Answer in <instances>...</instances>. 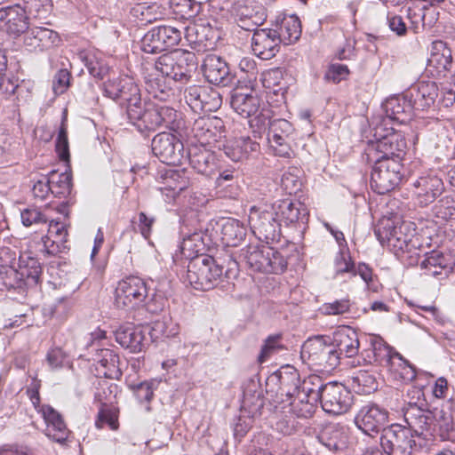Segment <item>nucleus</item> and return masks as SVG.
<instances>
[{
    "instance_id": "53",
    "label": "nucleus",
    "mask_w": 455,
    "mask_h": 455,
    "mask_svg": "<svg viewBox=\"0 0 455 455\" xmlns=\"http://www.w3.org/2000/svg\"><path fill=\"white\" fill-rule=\"evenodd\" d=\"M155 28L165 51L178 45L181 40L182 31L180 28L166 25L157 26Z\"/></svg>"
},
{
    "instance_id": "38",
    "label": "nucleus",
    "mask_w": 455,
    "mask_h": 455,
    "mask_svg": "<svg viewBox=\"0 0 455 455\" xmlns=\"http://www.w3.org/2000/svg\"><path fill=\"white\" fill-rule=\"evenodd\" d=\"M407 18L411 22L410 28L414 33H419L427 28H432L436 18L433 9L421 4H412L407 8Z\"/></svg>"
},
{
    "instance_id": "50",
    "label": "nucleus",
    "mask_w": 455,
    "mask_h": 455,
    "mask_svg": "<svg viewBox=\"0 0 455 455\" xmlns=\"http://www.w3.org/2000/svg\"><path fill=\"white\" fill-rule=\"evenodd\" d=\"M333 268L335 277L345 275L352 277L356 275L355 265L351 259L348 250L346 248H340L339 251L336 254Z\"/></svg>"
},
{
    "instance_id": "11",
    "label": "nucleus",
    "mask_w": 455,
    "mask_h": 455,
    "mask_svg": "<svg viewBox=\"0 0 455 455\" xmlns=\"http://www.w3.org/2000/svg\"><path fill=\"white\" fill-rule=\"evenodd\" d=\"M403 164L398 159L378 158L371 174V187L379 195H385L393 189L402 180Z\"/></svg>"
},
{
    "instance_id": "39",
    "label": "nucleus",
    "mask_w": 455,
    "mask_h": 455,
    "mask_svg": "<svg viewBox=\"0 0 455 455\" xmlns=\"http://www.w3.org/2000/svg\"><path fill=\"white\" fill-rule=\"evenodd\" d=\"M144 339L145 335L141 328L134 325L121 326L116 331V342L132 353L142 351Z\"/></svg>"
},
{
    "instance_id": "23",
    "label": "nucleus",
    "mask_w": 455,
    "mask_h": 455,
    "mask_svg": "<svg viewBox=\"0 0 455 455\" xmlns=\"http://www.w3.org/2000/svg\"><path fill=\"white\" fill-rule=\"evenodd\" d=\"M413 187L416 200L422 207L435 202L444 191L443 179L435 172L419 176L413 182Z\"/></svg>"
},
{
    "instance_id": "25",
    "label": "nucleus",
    "mask_w": 455,
    "mask_h": 455,
    "mask_svg": "<svg viewBox=\"0 0 455 455\" xmlns=\"http://www.w3.org/2000/svg\"><path fill=\"white\" fill-rule=\"evenodd\" d=\"M202 70L205 79L212 84L225 87L232 84L234 80L228 63L214 54L205 57Z\"/></svg>"
},
{
    "instance_id": "24",
    "label": "nucleus",
    "mask_w": 455,
    "mask_h": 455,
    "mask_svg": "<svg viewBox=\"0 0 455 455\" xmlns=\"http://www.w3.org/2000/svg\"><path fill=\"white\" fill-rule=\"evenodd\" d=\"M292 132L293 127L289 121L285 119L273 120L267 140L270 143L276 156L285 158L291 157L292 151L289 144V139Z\"/></svg>"
},
{
    "instance_id": "22",
    "label": "nucleus",
    "mask_w": 455,
    "mask_h": 455,
    "mask_svg": "<svg viewBox=\"0 0 455 455\" xmlns=\"http://www.w3.org/2000/svg\"><path fill=\"white\" fill-rule=\"evenodd\" d=\"M439 89L435 82L419 81L405 91V99L409 100L415 110H427L435 108Z\"/></svg>"
},
{
    "instance_id": "19",
    "label": "nucleus",
    "mask_w": 455,
    "mask_h": 455,
    "mask_svg": "<svg viewBox=\"0 0 455 455\" xmlns=\"http://www.w3.org/2000/svg\"><path fill=\"white\" fill-rule=\"evenodd\" d=\"M186 102L195 112H214L222 105L219 90L210 86L192 85L185 91Z\"/></svg>"
},
{
    "instance_id": "57",
    "label": "nucleus",
    "mask_w": 455,
    "mask_h": 455,
    "mask_svg": "<svg viewBox=\"0 0 455 455\" xmlns=\"http://www.w3.org/2000/svg\"><path fill=\"white\" fill-rule=\"evenodd\" d=\"M435 216L442 220H455V198L445 196L434 207Z\"/></svg>"
},
{
    "instance_id": "10",
    "label": "nucleus",
    "mask_w": 455,
    "mask_h": 455,
    "mask_svg": "<svg viewBox=\"0 0 455 455\" xmlns=\"http://www.w3.org/2000/svg\"><path fill=\"white\" fill-rule=\"evenodd\" d=\"M249 223L254 235L267 243L279 242L282 235L281 222L271 205L251 207Z\"/></svg>"
},
{
    "instance_id": "26",
    "label": "nucleus",
    "mask_w": 455,
    "mask_h": 455,
    "mask_svg": "<svg viewBox=\"0 0 455 455\" xmlns=\"http://www.w3.org/2000/svg\"><path fill=\"white\" fill-rule=\"evenodd\" d=\"M455 259L451 253L443 252L439 250H434L427 252L424 259L420 261L421 269L425 274L435 277L447 275L453 269Z\"/></svg>"
},
{
    "instance_id": "46",
    "label": "nucleus",
    "mask_w": 455,
    "mask_h": 455,
    "mask_svg": "<svg viewBox=\"0 0 455 455\" xmlns=\"http://www.w3.org/2000/svg\"><path fill=\"white\" fill-rule=\"evenodd\" d=\"M162 178L164 186L160 188V190L171 191L172 197L180 195L189 185V180L185 176L184 171L169 169Z\"/></svg>"
},
{
    "instance_id": "32",
    "label": "nucleus",
    "mask_w": 455,
    "mask_h": 455,
    "mask_svg": "<svg viewBox=\"0 0 455 455\" xmlns=\"http://www.w3.org/2000/svg\"><path fill=\"white\" fill-rule=\"evenodd\" d=\"M60 42V36L57 32L44 27L30 28L24 37V44L29 51H44Z\"/></svg>"
},
{
    "instance_id": "4",
    "label": "nucleus",
    "mask_w": 455,
    "mask_h": 455,
    "mask_svg": "<svg viewBox=\"0 0 455 455\" xmlns=\"http://www.w3.org/2000/svg\"><path fill=\"white\" fill-rule=\"evenodd\" d=\"M238 259L253 272L281 274L287 267L285 257L267 245L249 244L239 251Z\"/></svg>"
},
{
    "instance_id": "2",
    "label": "nucleus",
    "mask_w": 455,
    "mask_h": 455,
    "mask_svg": "<svg viewBox=\"0 0 455 455\" xmlns=\"http://www.w3.org/2000/svg\"><path fill=\"white\" fill-rule=\"evenodd\" d=\"M403 419L415 435L427 443L451 439L455 433V401L449 399L433 411H425L416 403L403 408Z\"/></svg>"
},
{
    "instance_id": "40",
    "label": "nucleus",
    "mask_w": 455,
    "mask_h": 455,
    "mask_svg": "<svg viewBox=\"0 0 455 455\" xmlns=\"http://www.w3.org/2000/svg\"><path fill=\"white\" fill-rule=\"evenodd\" d=\"M230 105L238 115L248 118L258 112L259 99L252 90L250 92L236 90L231 96Z\"/></svg>"
},
{
    "instance_id": "43",
    "label": "nucleus",
    "mask_w": 455,
    "mask_h": 455,
    "mask_svg": "<svg viewBox=\"0 0 455 455\" xmlns=\"http://www.w3.org/2000/svg\"><path fill=\"white\" fill-rule=\"evenodd\" d=\"M219 226L221 241L227 246H237L246 236V228L238 220L229 218Z\"/></svg>"
},
{
    "instance_id": "5",
    "label": "nucleus",
    "mask_w": 455,
    "mask_h": 455,
    "mask_svg": "<svg viewBox=\"0 0 455 455\" xmlns=\"http://www.w3.org/2000/svg\"><path fill=\"white\" fill-rule=\"evenodd\" d=\"M197 68L195 53L175 50L161 55L155 62V69L169 81L185 84L188 83Z\"/></svg>"
},
{
    "instance_id": "27",
    "label": "nucleus",
    "mask_w": 455,
    "mask_h": 455,
    "mask_svg": "<svg viewBox=\"0 0 455 455\" xmlns=\"http://www.w3.org/2000/svg\"><path fill=\"white\" fill-rule=\"evenodd\" d=\"M253 31L251 49L254 54L262 60H269L275 56L281 44L275 32L271 28Z\"/></svg>"
},
{
    "instance_id": "45",
    "label": "nucleus",
    "mask_w": 455,
    "mask_h": 455,
    "mask_svg": "<svg viewBox=\"0 0 455 455\" xmlns=\"http://www.w3.org/2000/svg\"><path fill=\"white\" fill-rule=\"evenodd\" d=\"M21 8L30 20L44 22L52 10V0H22Z\"/></svg>"
},
{
    "instance_id": "60",
    "label": "nucleus",
    "mask_w": 455,
    "mask_h": 455,
    "mask_svg": "<svg viewBox=\"0 0 455 455\" xmlns=\"http://www.w3.org/2000/svg\"><path fill=\"white\" fill-rule=\"evenodd\" d=\"M48 235L52 237V243L64 244L67 242L68 230L65 223L52 220L49 223Z\"/></svg>"
},
{
    "instance_id": "48",
    "label": "nucleus",
    "mask_w": 455,
    "mask_h": 455,
    "mask_svg": "<svg viewBox=\"0 0 455 455\" xmlns=\"http://www.w3.org/2000/svg\"><path fill=\"white\" fill-rule=\"evenodd\" d=\"M16 261V254L12 251L10 248L0 249V279L5 286L13 287L14 284L5 280L9 279L12 275L17 277L18 273L14 268Z\"/></svg>"
},
{
    "instance_id": "56",
    "label": "nucleus",
    "mask_w": 455,
    "mask_h": 455,
    "mask_svg": "<svg viewBox=\"0 0 455 455\" xmlns=\"http://www.w3.org/2000/svg\"><path fill=\"white\" fill-rule=\"evenodd\" d=\"M84 66L91 76L97 79H103L108 73L109 68L101 59L94 54H86L82 57Z\"/></svg>"
},
{
    "instance_id": "36",
    "label": "nucleus",
    "mask_w": 455,
    "mask_h": 455,
    "mask_svg": "<svg viewBox=\"0 0 455 455\" xmlns=\"http://www.w3.org/2000/svg\"><path fill=\"white\" fill-rule=\"evenodd\" d=\"M382 108L386 114L384 121L389 119L400 124L407 122L413 110L409 100L405 99V92L387 99L382 104Z\"/></svg>"
},
{
    "instance_id": "18",
    "label": "nucleus",
    "mask_w": 455,
    "mask_h": 455,
    "mask_svg": "<svg viewBox=\"0 0 455 455\" xmlns=\"http://www.w3.org/2000/svg\"><path fill=\"white\" fill-rule=\"evenodd\" d=\"M383 131L381 125L374 129L373 137L375 141H372V146L382 154L379 158L398 159L401 163L406 154V140L400 133L395 132L393 129L387 130L386 133H383Z\"/></svg>"
},
{
    "instance_id": "7",
    "label": "nucleus",
    "mask_w": 455,
    "mask_h": 455,
    "mask_svg": "<svg viewBox=\"0 0 455 455\" xmlns=\"http://www.w3.org/2000/svg\"><path fill=\"white\" fill-rule=\"evenodd\" d=\"M222 276V267L209 255L196 256L188 265L187 281L196 290H211L219 284Z\"/></svg>"
},
{
    "instance_id": "31",
    "label": "nucleus",
    "mask_w": 455,
    "mask_h": 455,
    "mask_svg": "<svg viewBox=\"0 0 455 455\" xmlns=\"http://www.w3.org/2000/svg\"><path fill=\"white\" fill-rule=\"evenodd\" d=\"M280 43L291 44L295 43L301 35V25L299 17L295 14H280L272 23V28Z\"/></svg>"
},
{
    "instance_id": "54",
    "label": "nucleus",
    "mask_w": 455,
    "mask_h": 455,
    "mask_svg": "<svg viewBox=\"0 0 455 455\" xmlns=\"http://www.w3.org/2000/svg\"><path fill=\"white\" fill-rule=\"evenodd\" d=\"M97 362L104 369L102 373L106 378H113L117 371L119 357L110 349H100Z\"/></svg>"
},
{
    "instance_id": "59",
    "label": "nucleus",
    "mask_w": 455,
    "mask_h": 455,
    "mask_svg": "<svg viewBox=\"0 0 455 455\" xmlns=\"http://www.w3.org/2000/svg\"><path fill=\"white\" fill-rule=\"evenodd\" d=\"M280 340L281 335L279 334L270 335L266 339L259 355V363L266 362L273 353L283 348Z\"/></svg>"
},
{
    "instance_id": "44",
    "label": "nucleus",
    "mask_w": 455,
    "mask_h": 455,
    "mask_svg": "<svg viewBox=\"0 0 455 455\" xmlns=\"http://www.w3.org/2000/svg\"><path fill=\"white\" fill-rule=\"evenodd\" d=\"M170 81L165 76L157 74H149L145 76V84L148 93L156 100L166 101L173 96L170 86Z\"/></svg>"
},
{
    "instance_id": "55",
    "label": "nucleus",
    "mask_w": 455,
    "mask_h": 455,
    "mask_svg": "<svg viewBox=\"0 0 455 455\" xmlns=\"http://www.w3.org/2000/svg\"><path fill=\"white\" fill-rule=\"evenodd\" d=\"M72 307L70 299L60 298L53 305L44 307L43 314L44 317L56 318L59 321L66 319Z\"/></svg>"
},
{
    "instance_id": "3",
    "label": "nucleus",
    "mask_w": 455,
    "mask_h": 455,
    "mask_svg": "<svg viewBox=\"0 0 455 455\" xmlns=\"http://www.w3.org/2000/svg\"><path fill=\"white\" fill-rule=\"evenodd\" d=\"M179 113L172 108L165 105H156L151 102H143L133 105L126 109L123 117L127 124L132 125L139 132L148 133L161 127L172 131L180 128L181 119Z\"/></svg>"
},
{
    "instance_id": "30",
    "label": "nucleus",
    "mask_w": 455,
    "mask_h": 455,
    "mask_svg": "<svg viewBox=\"0 0 455 455\" xmlns=\"http://www.w3.org/2000/svg\"><path fill=\"white\" fill-rule=\"evenodd\" d=\"M237 25L244 30L253 31L266 20L261 5L252 2L239 3L235 9Z\"/></svg>"
},
{
    "instance_id": "42",
    "label": "nucleus",
    "mask_w": 455,
    "mask_h": 455,
    "mask_svg": "<svg viewBox=\"0 0 455 455\" xmlns=\"http://www.w3.org/2000/svg\"><path fill=\"white\" fill-rule=\"evenodd\" d=\"M186 155L190 165L198 173L207 176H210L212 173L215 166V157L211 152V149L203 146L202 148L195 147L192 148L188 154Z\"/></svg>"
},
{
    "instance_id": "8",
    "label": "nucleus",
    "mask_w": 455,
    "mask_h": 455,
    "mask_svg": "<svg viewBox=\"0 0 455 455\" xmlns=\"http://www.w3.org/2000/svg\"><path fill=\"white\" fill-rule=\"evenodd\" d=\"M375 235L382 245L387 246L396 255L400 252L411 251L416 247L414 243V229L411 228V223L403 221L395 224L387 220L382 221L374 230Z\"/></svg>"
},
{
    "instance_id": "9",
    "label": "nucleus",
    "mask_w": 455,
    "mask_h": 455,
    "mask_svg": "<svg viewBox=\"0 0 455 455\" xmlns=\"http://www.w3.org/2000/svg\"><path fill=\"white\" fill-rule=\"evenodd\" d=\"M414 435L409 425L392 424L381 432L380 445L387 455H413L417 450Z\"/></svg>"
},
{
    "instance_id": "47",
    "label": "nucleus",
    "mask_w": 455,
    "mask_h": 455,
    "mask_svg": "<svg viewBox=\"0 0 455 455\" xmlns=\"http://www.w3.org/2000/svg\"><path fill=\"white\" fill-rule=\"evenodd\" d=\"M169 5L176 19L191 20L201 12V3L196 0H169Z\"/></svg>"
},
{
    "instance_id": "13",
    "label": "nucleus",
    "mask_w": 455,
    "mask_h": 455,
    "mask_svg": "<svg viewBox=\"0 0 455 455\" xmlns=\"http://www.w3.org/2000/svg\"><path fill=\"white\" fill-rule=\"evenodd\" d=\"M371 347L372 358H375L376 363L386 367L390 371H397L395 365L402 368L401 376L405 379H413L416 378V372L413 367L406 361L402 355L393 350L380 338H371Z\"/></svg>"
},
{
    "instance_id": "62",
    "label": "nucleus",
    "mask_w": 455,
    "mask_h": 455,
    "mask_svg": "<svg viewBox=\"0 0 455 455\" xmlns=\"http://www.w3.org/2000/svg\"><path fill=\"white\" fill-rule=\"evenodd\" d=\"M353 382L362 387V392L370 393L377 389V382L373 375L367 371H359L353 377Z\"/></svg>"
},
{
    "instance_id": "41",
    "label": "nucleus",
    "mask_w": 455,
    "mask_h": 455,
    "mask_svg": "<svg viewBox=\"0 0 455 455\" xmlns=\"http://www.w3.org/2000/svg\"><path fill=\"white\" fill-rule=\"evenodd\" d=\"M318 439L330 451H341L346 448L347 443V431L340 425L331 424L324 427Z\"/></svg>"
},
{
    "instance_id": "37",
    "label": "nucleus",
    "mask_w": 455,
    "mask_h": 455,
    "mask_svg": "<svg viewBox=\"0 0 455 455\" xmlns=\"http://www.w3.org/2000/svg\"><path fill=\"white\" fill-rule=\"evenodd\" d=\"M331 342L339 357L343 354L346 357H353L358 353L360 342L356 331L352 328L345 327L335 331Z\"/></svg>"
},
{
    "instance_id": "34",
    "label": "nucleus",
    "mask_w": 455,
    "mask_h": 455,
    "mask_svg": "<svg viewBox=\"0 0 455 455\" xmlns=\"http://www.w3.org/2000/svg\"><path fill=\"white\" fill-rule=\"evenodd\" d=\"M39 412L47 425L46 435L57 443H64L69 432L61 415L50 405H42Z\"/></svg>"
},
{
    "instance_id": "12",
    "label": "nucleus",
    "mask_w": 455,
    "mask_h": 455,
    "mask_svg": "<svg viewBox=\"0 0 455 455\" xmlns=\"http://www.w3.org/2000/svg\"><path fill=\"white\" fill-rule=\"evenodd\" d=\"M319 403L322 409L332 415H341L349 411L353 404V395L343 384L337 381L323 383L319 388Z\"/></svg>"
},
{
    "instance_id": "29",
    "label": "nucleus",
    "mask_w": 455,
    "mask_h": 455,
    "mask_svg": "<svg viewBox=\"0 0 455 455\" xmlns=\"http://www.w3.org/2000/svg\"><path fill=\"white\" fill-rule=\"evenodd\" d=\"M451 51L442 41L433 44L430 57L427 59V72L434 77H442L451 67Z\"/></svg>"
},
{
    "instance_id": "16",
    "label": "nucleus",
    "mask_w": 455,
    "mask_h": 455,
    "mask_svg": "<svg viewBox=\"0 0 455 455\" xmlns=\"http://www.w3.org/2000/svg\"><path fill=\"white\" fill-rule=\"evenodd\" d=\"M192 133L203 147L220 149L225 137L224 122L217 116H200L193 124Z\"/></svg>"
},
{
    "instance_id": "52",
    "label": "nucleus",
    "mask_w": 455,
    "mask_h": 455,
    "mask_svg": "<svg viewBox=\"0 0 455 455\" xmlns=\"http://www.w3.org/2000/svg\"><path fill=\"white\" fill-rule=\"evenodd\" d=\"M250 127L254 138L261 139L264 134L267 136L273 120L270 117V111L263 109L259 114L249 121Z\"/></svg>"
},
{
    "instance_id": "63",
    "label": "nucleus",
    "mask_w": 455,
    "mask_h": 455,
    "mask_svg": "<svg viewBox=\"0 0 455 455\" xmlns=\"http://www.w3.org/2000/svg\"><path fill=\"white\" fill-rule=\"evenodd\" d=\"M263 407V399L259 395L257 396H248L247 394H244L243 399L242 402V409L244 411H248L251 418H255L257 416L261 415V409Z\"/></svg>"
},
{
    "instance_id": "61",
    "label": "nucleus",
    "mask_w": 455,
    "mask_h": 455,
    "mask_svg": "<svg viewBox=\"0 0 455 455\" xmlns=\"http://www.w3.org/2000/svg\"><path fill=\"white\" fill-rule=\"evenodd\" d=\"M56 152L61 161H69L68 132L64 124H61L56 140Z\"/></svg>"
},
{
    "instance_id": "49",
    "label": "nucleus",
    "mask_w": 455,
    "mask_h": 455,
    "mask_svg": "<svg viewBox=\"0 0 455 455\" xmlns=\"http://www.w3.org/2000/svg\"><path fill=\"white\" fill-rule=\"evenodd\" d=\"M52 194L56 197H66L71 193V174L68 172L58 173L52 171L49 173Z\"/></svg>"
},
{
    "instance_id": "28",
    "label": "nucleus",
    "mask_w": 455,
    "mask_h": 455,
    "mask_svg": "<svg viewBox=\"0 0 455 455\" xmlns=\"http://www.w3.org/2000/svg\"><path fill=\"white\" fill-rule=\"evenodd\" d=\"M29 20L20 4L0 9V28L11 35L24 33L28 28Z\"/></svg>"
},
{
    "instance_id": "21",
    "label": "nucleus",
    "mask_w": 455,
    "mask_h": 455,
    "mask_svg": "<svg viewBox=\"0 0 455 455\" xmlns=\"http://www.w3.org/2000/svg\"><path fill=\"white\" fill-rule=\"evenodd\" d=\"M388 419V411L375 403L363 405L355 417V426L364 434L372 435L383 431Z\"/></svg>"
},
{
    "instance_id": "35",
    "label": "nucleus",
    "mask_w": 455,
    "mask_h": 455,
    "mask_svg": "<svg viewBox=\"0 0 455 455\" xmlns=\"http://www.w3.org/2000/svg\"><path fill=\"white\" fill-rule=\"evenodd\" d=\"M184 36L193 49L200 52L213 48V31L204 24H189L183 28Z\"/></svg>"
},
{
    "instance_id": "15",
    "label": "nucleus",
    "mask_w": 455,
    "mask_h": 455,
    "mask_svg": "<svg viewBox=\"0 0 455 455\" xmlns=\"http://www.w3.org/2000/svg\"><path fill=\"white\" fill-rule=\"evenodd\" d=\"M115 295L117 307H134L146 300L148 288L142 278L130 275L118 282Z\"/></svg>"
},
{
    "instance_id": "51",
    "label": "nucleus",
    "mask_w": 455,
    "mask_h": 455,
    "mask_svg": "<svg viewBox=\"0 0 455 455\" xmlns=\"http://www.w3.org/2000/svg\"><path fill=\"white\" fill-rule=\"evenodd\" d=\"M160 383L161 380L152 379L132 386L134 395L140 403H147L146 411L148 412L151 411L149 403L154 397V392L158 388Z\"/></svg>"
},
{
    "instance_id": "33",
    "label": "nucleus",
    "mask_w": 455,
    "mask_h": 455,
    "mask_svg": "<svg viewBox=\"0 0 455 455\" xmlns=\"http://www.w3.org/2000/svg\"><path fill=\"white\" fill-rule=\"evenodd\" d=\"M224 154L234 162H241L247 159L251 153L259 150V143L250 137H240L226 142L221 141V148Z\"/></svg>"
},
{
    "instance_id": "58",
    "label": "nucleus",
    "mask_w": 455,
    "mask_h": 455,
    "mask_svg": "<svg viewBox=\"0 0 455 455\" xmlns=\"http://www.w3.org/2000/svg\"><path fill=\"white\" fill-rule=\"evenodd\" d=\"M140 48L144 52L151 54L165 51L155 27L148 30L142 37Z\"/></svg>"
},
{
    "instance_id": "14",
    "label": "nucleus",
    "mask_w": 455,
    "mask_h": 455,
    "mask_svg": "<svg viewBox=\"0 0 455 455\" xmlns=\"http://www.w3.org/2000/svg\"><path fill=\"white\" fill-rule=\"evenodd\" d=\"M151 148L153 154L167 164L179 165L187 160L182 141L172 133L156 134L152 140Z\"/></svg>"
},
{
    "instance_id": "17",
    "label": "nucleus",
    "mask_w": 455,
    "mask_h": 455,
    "mask_svg": "<svg viewBox=\"0 0 455 455\" xmlns=\"http://www.w3.org/2000/svg\"><path fill=\"white\" fill-rule=\"evenodd\" d=\"M104 92L106 96L125 107V110L140 104L141 100L139 86L128 76L108 80L104 84Z\"/></svg>"
},
{
    "instance_id": "20",
    "label": "nucleus",
    "mask_w": 455,
    "mask_h": 455,
    "mask_svg": "<svg viewBox=\"0 0 455 455\" xmlns=\"http://www.w3.org/2000/svg\"><path fill=\"white\" fill-rule=\"evenodd\" d=\"M273 212H275L281 226L295 227L305 229V225L308 220V211L307 207L299 202H292L286 198L279 200L271 204Z\"/></svg>"
},
{
    "instance_id": "6",
    "label": "nucleus",
    "mask_w": 455,
    "mask_h": 455,
    "mask_svg": "<svg viewBox=\"0 0 455 455\" xmlns=\"http://www.w3.org/2000/svg\"><path fill=\"white\" fill-rule=\"evenodd\" d=\"M301 358L323 371L334 370L340 362L331 338L323 335L310 337L303 343Z\"/></svg>"
},
{
    "instance_id": "64",
    "label": "nucleus",
    "mask_w": 455,
    "mask_h": 455,
    "mask_svg": "<svg viewBox=\"0 0 455 455\" xmlns=\"http://www.w3.org/2000/svg\"><path fill=\"white\" fill-rule=\"evenodd\" d=\"M71 75L66 68L60 69L54 76L52 90L56 95L64 93L69 86Z\"/></svg>"
},
{
    "instance_id": "1",
    "label": "nucleus",
    "mask_w": 455,
    "mask_h": 455,
    "mask_svg": "<svg viewBox=\"0 0 455 455\" xmlns=\"http://www.w3.org/2000/svg\"><path fill=\"white\" fill-rule=\"evenodd\" d=\"M270 380L279 384V392L291 399V411L297 418L308 419L315 412L319 401L322 378L310 375L300 379L299 371L291 365L282 367L271 375Z\"/></svg>"
}]
</instances>
